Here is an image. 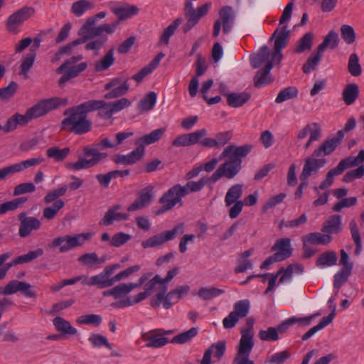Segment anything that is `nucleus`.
<instances>
[{
    "instance_id": "obj_63",
    "label": "nucleus",
    "mask_w": 364,
    "mask_h": 364,
    "mask_svg": "<svg viewBox=\"0 0 364 364\" xmlns=\"http://www.w3.org/2000/svg\"><path fill=\"white\" fill-rule=\"evenodd\" d=\"M298 90L295 87H288L281 90L275 99L277 103H282L286 100L295 98L298 95Z\"/></svg>"
},
{
    "instance_id": "obj_24",
    "label": "nucleus",
    "mask_w": 364,
    "mask_h": 364,
    "mask_svg": "<svg viewBox=\"0 0 364 364\" xmlns=\"http://www.w3.org/2000/svg\"><path fill=\"white\" fill-rule=\"evenodd\" d=\"M144 156V148H143L142 146H137L134 150L127 155H117L114 161L116 164L127 166L135 164Z\"/></svg>"
},
{
    "instance_id": "obj_25",
    "label": "nucleus",
    "mask_w": 364,
    "mask_h": 364,
    "mask_svg": "<svg viewBox=\"0 0 364 364\" xmlns=\"http://www.w3.org/2000/svg\"><path fill=\"white\" fill-rule=\"evenodd\" d=\"M94 22V18H87L85 22L83 23V25L78 31V35L80 36V38L71 42L72 45L74 47L77 45L85 43L90 39L93 38L95 37L94 33L91 28V26H93Z\"/></svg>"
},
{
    "instance_id": "obj_21",
    "label": "nucleus",
    "mask_w": 364,
    "mask_h": 364,
    "mask_svg": "<svg viewBox=\"0 0 364 364\" xmlns=\"http://www.w3.org/2000/svg\"><path fill=\"white\" fill-rule=\"evenodd\" d=\"M226 349L225 341H220L217 343H213L208 349L205 350L203 357L200 360V364H210L211 355L213 354L214 357L220 360L225 354Z\"/></svg>"
},
{
    "instance_id": "obj_53",
    "label": "nucleus",
    "mask_w": 364,
    "mask_h": 364,
    "mask_svg": "<svg viewBox=\"0 0 364 364\" xmlns=\"http://www.w3.org/2000/svg\"><path fill=\"white\" fill-rule=\"evenodd\" d=\"M322 57V53L316 50V53H312L308 58L306 62L303 65L302 70L304 73H310L316 70Z\"/></svg>"
},
{
    "instance_id": "obj_19",
    "label": "nucleus",
    "mask_w": 364,
    "mask_h": 364,
    "mask_svg": "<svg viewBox=\"0 0 364 364\" xmlns=\"http://www.w3.org/2000/svg\"><path fill=\"white\" fill-rule=\"evenodd\" d=\"M18 291H21L23 294L29 298H36V292L31 289L30 284L18 280H12L9 282L4 288L0 287V294L11 295Z\"/></svg>"
},
{
    "instance_id": "obj_38",
    "label": "nucleus",
    "mask_w": 364,
    "mask_h": 364,
    "mask_svg": "<svg viewBox=\"0 0 364 364\" xmlns=\"http://www.w3.org/2000/svg\"><path fill=\"white\" fill-rule=\"evenodd\" d=\"M95 7V4L90 0H79L74 2L70 8V11L75 16H82L85 11L91 10Z\"/></svg>"
},
{
    "instance_id": "obj_31",
    "label": "nucleus",
    "mask_w": 364,
    "mask_h": 364,
    "mask_svg": "<svg viewBox=\"0 0 364 364\" xmlns=\"http://www.w3.org/2000/svg\"><path fill=\"white\" fill-rule=\"evenodd\" d=\"M166 131L165 128H160L152 131L149 134L144 135L136 139L134 144L136 146H142L144 148L145 145L151 144L159 141Z\"/></svg>"
},
{
    "instance_id": "obj_3",
    "label": "nucleus",
    "mask_w": 364,
    "mask_h": 364,
    "mask_svg": "<svg viewBox=\"0 0 364 364\" xmlns=\"http://www.w3.org/2000/svg\"><path fill=\"white\" fill-rule=\"evenodd\" d=\"M290 36L287 26L277 28L272 35L270 40H274V52L270 53L267 46H262L258 52L250 56V64L254 68H258L264 63L272 65L279 63L282 58V50L286 47Z\"/></svg>"
},
{
    "instance_id": "obj_61",
    "label": "nucleus",
    "mask_w": 364,
    "mask_h": 364,
    "mask_svg": "<svg viewBox=\"0 0 364 364\" xmlns=\"http://www.w3.org/2000/svg\"><path fill=\"white\" fill-rule=\"evenodd\" d=\"M348 70L353 77L360 76L362 73V68L359 63V58L357 54L352 53L349 56Z\"/></svg>"
},
{
    "instance_id": "obj_59",
    "label": "nucleus",
    "mask_w": 364,
    "mask_h": 364,
    "mask_svg": "<svg viewBox=\"0 0 364 364\" xmlns=\"http://www.w3.org/2000/svg\"><path fill=\"white\" fill-rule=\"evenodd\" d=\"M198 334V329L196 327H193L187 331L183 332L176 336L171 340L172 343L183 344L189 342L193 338Z\"/></svg>"
},
{
    "instance_id": "obj_2",
    "label": "nucleus",
    "mask_w": 364,
    "mask_h": 364,
    "mask_svg": "<svg viewBox=\"0 0 364 364\" xmlns=\"http://www.w3.org/2000/svg\"><path fill=\"white\" fill-rule=\"evenodd\" d=\"M252 146L245 144L238 147L235 145L226 146L221 154L220 159H228L221 164L218 168L211 175L210 180L216 182L222 177L228 179L234 178L241 170L242 158L245 157L252 150Z\"/></svg>"
},
{
    "instance_id": "obj_35",
    "label": "nucleus",
    "mask_w": 364,
    "mask_h": 364,
    "mask_svg": "<svg viewBox=\"0 0 364 364\" xmlns=\"http://www.w3.org/2000/svg\"><path fill=\"white\" fill-rule=\"evenodd\" d=\"M359 95V87L355 83L348 84L342 92L343 100L346 105H350L355 102Z\"/></svg>"
},
{
    "instance_id": "obj_8",
    "label": "nucleus",
    "mask_w": 364,
    "mask_h": 364,
    "mask_svg": "<svg viewBox=\"0 0 364 364\" xmlns=\"http://www.w3.org/2000/svg\"><path fill=\"white\" fill-rule=\"evenodd\" d=\"M67 105L68 100L65 98L53 97L42 100L33 107L28 109L25 114L29 122L32 119L43 116L50 111H52L60 106L65 107Z\"/></svg>"
},
{
    "instance_id": "obj_41",
    "label": "nucleus",
    "mask_w": 364,
    "mask_h": 364,
    "mask_svg": "<svg viewBox=\"0 0 364 364\" xmlns=\"http://www.w3.org/2000/svg\"><path fill=\"white\" fill-rule=\"evenodd\" d=\"M108 40L106 35L96 36L86 43L85 48L87 50H93L95 55H99L100 50L104 47Z\"/></svg>"
},
{
    "instance_id": "obj_18",
    "label": "nucleus",
    "mask_w": 364,
    "mask_h": 364,
    "mask_svg": "<svg viewBox=\"0 0 364 364\" xmlns=\"http://www.w3.org/2000/svg\"><path fill=\"white\" fill-rule=\"evenodd\" d=\"M44 161L43 157L31 158L19 163L14 164L0 169V181L6 180L12 175L21 172L32 166H36Z\"/></svg>"
},
{
    "instance_id": "obj_43",
    "label": "nucleus",
    "mask_w": 364,
    "mask_h": 364,
    "mask_svg": "<svg viewBox=\"0 0 364 364\" xmlns=\"http://www.w3.org/2000/svg\"><path fill=\"white\" fill-rule=\"evenodd\" d=\"M210 180V176L207 178H201L198 181H188L185 186H181V189H184L186 191V196L192 192H198L203 188V187L208 183H214Z\"/></svg>"
},
{
    "instance_id": "obj_40",
    "label": "nucleus",
    "mask_w": 364,
    "mask_h": 364,
    "mask_svg": "<svg viewBox=\"0 0 364 364\" xmlns=\"http://www.w3.org/2000/svg\"><path fill=\"white\" fill-rule=\"evenodd\" d=\"M85 284L89 286H97L100 289L112 287L114 284L113 277L108 278L102 272L99 274L92 276L90 281L87 282H83Z\"/></svg>"
},
{
    "instance_id": "obj_58",
    "label": "nucleus",
    "mask_w": 364,
    "mask_h": 364,
    "mask_svg": "<svg viewBox=\"0 0 364 364\" xmlns=\"http://www.w3.org/2000/svg\"><path fill=\"white\" fill-rule=\"evenodd\" d=\"M350 265L348 267L341 268L335 275L333 279V287L339 289L345 284L351 274Z\"/></svg>"
},
{
    "instance_id": "obj_9",
    "label": "nucleus",
    "mask_w": 364,
    "mask_h": 364,
    "mask_svg": "<svg viewBox=\"0 0 364 364\" xmlns=\"http://www.w3.org/2000/svg\"><path fill=\"white\" fill-rule=\"evenodd\" d=\"M164 284L161 281V276L156 274L152 279L144 285V291L138 294L139 300H144L154 292L157 291L156 294L150 300V305L153 308L159 307L161 304L163 295L166 292H163Z\"/></svg>"
},
{
    "instance_id": "obj_5",
    "label": "nucleus",
    "mask_w": 364,
    "mask_h": 364,
    "mask_svg": "<svg viewBox=\"0 0 364 364\" xmlns=\"http://www.w3.org/2000/svg\"><path fill=\"white\" fill-rule=\"evenodd\" d=\"M255 319L249 317L246 319V328L241 329V338L237 347V353L232 360V364H255L250 359V353L254 347L253 326Z\"/></svg>"
},
{
    "instance_id": "obj_36",
    "label": "nucleus",
    "mask_w": 364,
    "mask_h": 364,
    "mask_svg": "<svg viewBox=\"0 0 364 364\" xmlns=\"http://www.w3.org/2000/svg\"><path fill=\"white\" fill-rule=\"evenodd\" d=\"M250 94L247 92L230 93L227 95L228 105L232 107H239L245 104L250 99Z\"/></svg>"
},
{
    "instance_id": "obj_57",
    "label": "nucleus",
    "mask_w": 364,
    "mask_h": 364,
    "mask_svg": "<svg viewBox=\"0 0 364 364\" xmlns=\"http://www.w3.org/2000/svg\"><path fill=\"white\" fill-rule=\"evenodd\" d=\"M27 201V198L20 197L11 201L0 204V215L5 214L8 211L15 210Z\"/></svg>"
},
{
    "instance_id": "obj_48",
    "label": "nucleus",
    "mask_w": 364,
    "mask_h": 364,
    "mask_svg": "<svg viewBox=\"0 0 364 364\" xmlns=\"http://www.w3.org/2000/svg\"><path fill=\"white\" fill-rule=\"evenodd\" d=\"M36 57V53H28L23 55L21 60V65L19 68L18 75H24L25 77H28V73L33 65L35 59Z\"/></svg>"
},
{
    "instance_id": "obj_55",
    "label": "nucleus",
    "mask_w": 364,
    "mask_h": 364,
    "mask_svg": "<svg viewBox=\"0 0 364 364\" xmlns=\"http://www.w3.org/2000/svg\"><path fill=\"white\" fill-rule=\"evenodd\" d=\"M68 190L66 185L61 186L57 188L49 191L43 198V202L46 204H50L54 203L57 200H60L59 198L65 196Z\"/></svg>"
},
{
    "instance_id": "obj_49",
    "label": "nucleus",
    "mask_w": 364,
    "mask_h": 364,
    "mask_svg": "<svg viewBox=\"0 0 364 364\" xmlns=\"http://www.w3.org/2000/svg\"><path fill=\"white\" fill-rule=\"evenodd\" d=\"M338 257L335 252L327 251L323 252L317 259L316 264L317 267H330L335 265Z\"/></svg>"
},
{
    "instance_id": "obj_54",
    "label": "nucleus",
    "mask_w": 364,
    "mask_h": 364,
    "mask_svg": "<svg viewBox=\"0 0 364 364\" xmlns=\"http://www.w3.org/2000/svg\"><path fill=\"white\" fill-rule=\"evenodd\" d=\"M68 190L66 185L61 186L57 188L49 191L43 198V202L46 204H50L54 203L57 200H60L59 198L65 196Z\"/></svg>"
},
{
    "instance_id": "obj_32",
    "label": "nucleus",
    "mask_w": 364,
    "mask_h": 364,
    "mask_svg": "<svg viewBox=\"0 0 364 364\" xmlns=\"http://www.w3.org/2000/svg\"><path fill=\"white\" fill-rule=\"evenodd\" d=\"M28 122V120L26 114L22 115L16 113L7 119L4 126H1L2 128L1 129L8 133L16 129L18 125L25 126Z\"/></svg>"
},
{
    "instance_id": "obj_64",
    "label": "nucleus",
    "mask_w": 364,
    "mask_h": 364,
    "mask_svg": "<svg viewBox=\"0 0 364 364\" xmlns=\"http://www.w3.org/2000/svg\"><path fill=\"white\" fill-rule=\"evenodd\" d=\"M291 355L288 350H283L268 357L265 364H283Z\"/></svg>"
},
{
    "instance_id": "obj_42",
    "label": "nucleus",
    "mask_w": 364,
    "mask_h": 364,
    "mask_svg": "<svg viewBox=\"0 0 364 364\" xmlns=\"http://www.w3.org/2000/svg\"><path fill=\"white\" fill-rule=\"evenodd\" d=\"M65 206L63 200H57L51 205L47 206L43 210L42 218L51 220L55 218L58 212Z\"/></svg>"
},
{
    "instance_id": "obj_34",
    "label": "nucleus",
    "mask_w": 364,
    "mask_h": 364,
    "mask_svg": "<svg viewBox=\"0 0 364 364\" xmlns=\"http://www.w3.org/2000/svg\"><path fill=\"white\" fill-rule=\"evenodd\" d=\"M364 162V149L359 151L357 156H349L342 159L337 166L343 173L346 169L354 166H357L359 164Z\"/></svg>"
},
{
    "instance_id": "obj_51",
    "label": "nucleus",
    "mask_w": 364,
    "mask_h": 364,
    "mask_svg": "<svg viewBox=\"0 0 364 364\" xmlns=\"http://www.w3.org/2000/svg\"><path fill=\"white\" fill-rule=\"evenodd\" d=\"M112 10L119 17V21L136 15L139 11L136 6H119L113 8Z\"/></svg>"
},
{
    "instance_id": "obj_27",
    "label": "nucleus",
    "mask_w": 364,
    "mask_h": 364,
    "mask_svg": "<svg viewBox=\"0 0 364 364\" xmlns=\"http://www.w3.org/2000/svg\"><path fill=\"white\" fill-rule=\"evenodd\" d=\"M341 217L338 215L330 216L321 228V231L326 235L338 234L341 232Z\"/></svg>"
},
{
    "instance_id": "obj_44",
    "label": "nucleus",
    "mask_w": 364,
    "mask_h": 364,
    "mask_svg": "<svg viewBox=\"0 0 364 364\" xmlns=\"http://www.w3.org/2000/svg\"><path fill=\"white\" fill-rule=\"evenodd\" d=\"M53 323L58 332L70 335H75L77 332V329L69 321L60 316L54 318Z\"/></svg>"
},
{
    "instance_id": "obj_37",
    "label": "nucleus",
    "mask_w": 364,
    "mask_h": 364,
    "mask_svg": "<svg viewBox=\"0 0 364 364\" xmlns=\"http://www.w3.org/2000/svg\"><path fill=\"white\" fill-rule=\"evenodd\" d=\"M114 49L112 48L107 51L105 56L95 63L94 69L97 73L102 72L110 68L114 62Z\"/></svg>"
},
{
    "instance_id": "obj_46",
    "label": "nucleus",
    "mask_w": 364,
    "mask_h": 364,
    "mask_svg": "<svg viewBox=\"0 0 364 364\" xmlns=\"http://www.w3.org/2000/svg\"><path fill=\"white\" fill-rule=\"evenodd\" d=\"M70 152L68 147L60 149L58 146H52L46 150V156L56 162H61L67 158Z\"/></svg>"
},
{
    "instance_id": "obj_10",
    "label": "nucleus",
    "mask_w": 364,
    "mask_h": 364,
    "mask_svg": "<svg viewBox=\"0 0 364 364\" xmlns=\"http://www.w3.org/2000/svg\"><path fill=\"white\" fill-rule=\"evenodd\" d=\"M272 250H277L274 255L267 257L260 266L261 269H267L271 264L276 262H280L289 258L292 254L291 248V240L289 238H282L277 240L273 247Z\"/></svg>"
},
{
    "instance_id": "obj_12",
    "label": "nucleus",
    "mask_w": 364,
    "mask_h": 364,
    "mask_svg": "<svg viewBox=\"0 0 364 364\" xmlns=\"http://www.w3.org/2000/svg\"><path fill=\"white\" fill-rule=\"evenodd\" d=\"M184 196H186V191L184 189L181 188L180 184L172 186L160 198L159 203L162 205L156 212V214H163L172 209L177 203L181 201V198Z\"/></svg>"
},
{
    "instance_id": "obj_23",
    "label": "nucleus",
    "mask_w": 364,
    "mask_h": 364,
    "mask_svg": "<svg viewBox=\"0 0 364 364\" xmlns=\"http://www.w3.org/2000/svg\"><path fill=\"white\" fill-rule=\"evenodd\" d=\"M141 338L144 341H149L146 344V346L148 348H161L169 342L168 339L163 336L157 329L152 330L149 333L142 334Z\"/></svg>"
},
{
    "instance_id": "obj_62",
    "label": "nucleus",
    "mask_w": 364,
    "mask_h": 364,
    "mask_svg": "<svg viewBox=\"0 0 364 364\" xmlns=\"http://www.w3.org/2000/svg\"><path fill=\"white\" fill-rule=\"evenodd\" d=\"M156 102V94L154 92H149L140 100L138 107L141 111H149L154 107Z\"/></svg>"
},
{
    "instance_id": "obj_7",
    "label": "nucleus",
    "mask_w": 364,
    "mask_h": 364,
    "mask_svg": "<svg viewBox=\"0 0 364 364\" xmlns=\"http://www.w3.org/2000/svg\"><path fill=\"white\" fill-rule=\"evenodd\" d=\"M92 232L80 233L74 235H66L54 238L48 247L51 249H58L59 252H68L74 248L82 246L86 241L91 240Z\"/></svg>"
},
{
    "instance_id": "obj_56",
    "label": "nucleus",
    "mask_w": 364,
    "mask_h": 364,
    "mask_svg": "<svg viewBox=\"0 0 364 364\" xmlns=\"http://www.w3.org/2000/svg\"><path fill=\"white\" fill-rule=\"evenodd\" d=\"M183 20L182 18H178L175 19L164 30V32L160 38V42L168 45L169 43V38L172 36L179 25L183 23Z\"/></svg>"
},
{
    "instance_id": "obj_6",
    "label": "nucleus",
    "mask_w": 364,
    "mask_h": 364,
    "mask_svg": "<svg viewBox=\"0 0 364 364\" xmlns=\"http://www.w3.org/2000/svg\"><path fill=\"white\" fill-rule=\"evenodd\" d=\"M330 154L322 146H319L316 149L312 154L306 157L304 160V164L302 171L299 176L301 181H306L311 175H316L319 169L323 167L328 162L325 158Z\"/></svg>"
},
{
    "instance_id": "obj_13",
    "label": "nucleus",
    "mask_w": 364,
    "mask_h": 364,
    "mask_svg": "<svg viewBox=\"0 0 364 364\" xmlns=\"http://www.w3.org/2000/svg\"><path fill=\"white\" fill-rule=\"evenodd\" d=\"M184 232V225L180 223L174 226L170 230L163 231L159 234L155 235L149 239L144 240L141 245L144 248L154 247L160 246L165 242L173 240L178 235H181Z\"/></svg>"
},
{
    "instance_id": "obj_50",
    "label": "nucleus",
    "mask_w": 364,
    "mask_h": 364,
    "mask_svg": "<svg viewBox=\"0 0 364 364\" xmlns=\"http://www.w3.org/2000/svg\"><path fill=\"white\" fill-rule=\"evenodd\" d=\"M232 136L230 131L220 132L216 134L215 139L210 138V140H207L206 144L209 145L210 147H221L231 139Z\"/></svg>"
},
{
    "instance_id": "obj_29",
    "label": "nucleus",
    "mask_w": 364,
    "mask_h": 364,
    "mask_svg": "<svg viewBox=\"0 0 364 364\" xmlns=\"http://www.w3.org/2000/svg\"><path fill=\"white\" fill-rule=\"evenodd\" d=\"M41 226V223L38 218L29 217L20 223L18 234L21 237H26L33 230H38Z\"/></svg>"
},
{
    "instance_id": "obj_28",
    "label": "nucleus",
    "mask_w": 364,
    "mask_h": 364,
    "mask_svg": "<svg viewBox=\"0 0 364 364\" xmlns=\"http://www.w3.org/2000/svg\"><path fill=\"white\" fill-rule=\"evenodd\" d=\"M164 57L163 53H158L155 58L145 67H144L138 73L134 75L132 79L140 82L146 76L150 74L154 69H156L160 63L161 59Z\"/></svg>"
},
{
    "instance_id": "obj_14",
    "label": "nucleus",
    "mask_w": 364,
    "mask_h": 364,
    "mask_svg": "<svg viewBox=\"0 0 364 364\" xmlns=\"http://www.w3.org/2000/svg\"><path fill=\"white\" fill-rule=\"evenodd\" d=\"M250 302L247 299H243L234 304L233 310L223 320L225 328H232L235 326L240 319L247 316L250 311Z\"/></svg>"
},
{
    "instance_id": "obj_20",
    "label": "nucleus",
    "mask_w": 364,
    "mask_h": 364,
    "mask_svg": "<svg viewBox=\"0 0 364 364\" xmlns=\"http://www.w3.org/2000/svg\"><path fill=\"white\" fill-rule=\"evenodd\" d=\"M210 6V3H206L201 6L198 7L195 11L184 13L186 23L183 26V31L184 33H187L194 27L199 20L208 14Z\"/></svg>"
},
{
    "instance_id": "obj_1",
    "label": "nucleus",
    "mask_w": 364,
    "mask_h": 364,
    "mask_svg": "<svg viewBox=\"0 0 364 364\" xmlns=\"http://www.w3.org/2000/svg\"><path fill=\"white\" fill-rule=\"evenodd\" d=\"M102 105L100 100H91L66 109L63 114L67 117L61 122V129L76 135L90 132L92 122L87 119V114L99 109Z\"/></svg>"
},
{
    "instance_id": "obj_4",
    "label": "nucleus",
    "mask_w": 364,
    "mask_h": 364,
    "mask_svg": "<svg viewBox=\"0 0 364 364\" xmlns=\"http://www.w3.org/2000/svg\"><path fill=\"white\" fill-rule=\"evenodd\" d=\"M117 147L116 141L112 142L109 138L105 137L95 145L85 146L82 149L85 157L80 156L77 161L67 164L66 168L73 171H80L95 167L108 157L106 152H101L100 150Z\"/></svg>"
},
{
    "instance_id": "obj_52",
    "label": "nucleus",
    "mask_w": 364,
    "mask_h": 364,
    "mask_svg": "<svg viewBox=\"0 0 364 364\" xmlns=\"http://www.w3.org/2000/svg\"><path fill=\"white\" fill-rule=\"evenodd\" d=\"M314 36L311 32L305 33L297 42L294 48V52L301 53L306 50H310L312 46Z\"/></svg>"
},
{
    "instance_id": "obj_47",
    "label": "nucleus",
    "mask_w": 364,
    "mask_h": 364,
    "mask_svg": "<svg viewBox=\"0 0 364 364\" xmlns=\"http://www.w3.org/2000/svg\"><path fill=\"white\" fill-rule=\"evenodd\" d=\"M242 195V185L235 184L231 186L226 193L225 203L227 206H230L235 202Z\"/></svg>"
},
{
    "instance_id": "obj_60",
    "label": "nucleus",
    "mask_w": 364,
    "mask_h": 364,
    "mask_svg": "<svg viewBox=\"0 0 364 364\" xmlns=\"http://www.w3.org/2000/svg\"><path fill=\"white\" fill-rule=\"evenodd\" d=\"M207 134L208 132L205 129H201L191 132V137L192 145L198 144L200 146L203 147H210L209 145L206 144L207 140L210 139V138L206 137Z\"/></svg>"
},
{
    "instance_id": "obj_17",
    "label": "nucleus",
    "mask_w": 364,
    "mask_h": 364,
    "mask_svg": "<svg viewBox=\"0 0 364 364\" xmlns=\"http://www.w3.org/2000/svg\"><path fill=\"white\" fill-rule=\"evenodd\" d=\"M33 6H23L9 16L6 23L8 31L17 33L18 27L35 14Z\"/></svg>"
},
{
    "instance_id": "obj_16",
    "label": "nucleus",
    "mask_w": 364,
    "mask_h": 364,
    "mask_svg": "<svg viewBox=\"0 0 364 364\" xmlns=\"http://www.w3.org/2000/svg\"><path fill=\"white\" fill-rule=\"evenodd\" d=\"M235 21V14L232 8L230 6H225L221 8L219 11V18L215 21L213 26L214 37H217L220 31L221 24H223V31L225 33H228L232 28Z\"/></svg>"
},
{
    "instance_id": "obj_30",
    "label": "nucleus",
    "mask_w": 364,
    "mask_h": 364,
    "mask_svg": "<svg viewBox=\"0 0 364 364\" xmlns=\"http://www.w3.org/2000/svg\"><path fill=\"white\" fill-rule=\"evenodd\" d=\"M304 243L310 245H328L332 241V237L329 235L322 234L321 232H311L302 237Z\"/></svg>"
},
{
    "instance_id": "obj_26",
    "label": "nucleus",
    "mask_w": 364,
    "mask_h": 364,
    "mask_svg": "<svg viewBox=\"0 0 364 364\" xmlns=\"http://www.w3.org/2000/svg\"><path fill=\"white\" fill-rule=\"evenodd\" d=\"M273 65L270 63L265 65L264 69L259 70L254 77V85L257 87H261L274 81V77L270 75Z\"/></svg>"
},
{
    "instance_id": "obj_45",
    "label": "nucleus",
    "mask_w": 364,
    "mask_h": 364,
    "mask_svg": "<svg viewBox=\"0 0 364 364\" xmlns=\"http://www.w3.org/2000/svg\"><path fill=\"white\" fill-rule=\"evenodd\" d=\"M339 42L338 35V33L331 30L328 32V33L325 36L323 42L318 45L317 50L322 53L326 48H330L331 49H334L337 47Z\"/></svg>"
},
{
    "instance_id": "obj_22",
    "label": "nucleus",
    "mask_w": 364,
    "mask_h": 364,
    "mask_svg": "<svg viewBox=\"0 0 364 364\" xmlns=\"http://www.w3.org/2000/svg\"><path fill=\"white\" fill-rule=\"evenodd\" d=\"M122 208L121 205L116 204L110 207L105 213L103 218L100 221V225L109 226L114 221H124L129 219V215L126 213H117Z\"/></svg>"
},
{
    "instance_id": "obj_39",
    "label": "nucleus",
    "mask_w": 364,
    "mask_h": 364,
    "mask_svg": "<svg viewBox=\"0 0 364 364\" xmlns=\"http://www.w3.org/2000/svg\"><path fill=\"white\" fill-rule=\"evenodd\" d=\"M346 132L344 129L339 130L336 135L325 140L320 146H322L326 151L331 154L341 144L342 139L344 137V133Z\"/></svg>"
},
{
    "instance_id": "obj_15",
    "label": "nucleus",
    "mask_w": 364,
    "mask_h": 364,
    "mask_svg": "<svg viewBox=\"0 0 364 364\" xmlns=\"http://www.w3.org/2000/svg\"><path fill=\"white\" fill-rule=\"evenodd\" d=\"M129 77L122 75L112 79L105 85L106 90H109L104 96L106 99H114L124 95L129 90Z\"/></svg>"
},
{
    "instance_id": "obj_11",
    "label": "nucleus",
    "mask_w": 364,
    "mask_h": 364,
    "mask_svg": "<svg viewBox=\"0 0 364 364\" xmlns=\"http://www.w3.org/2000/svg\"><path fill=\"white\" fill-rule=\"evenodd\" d=\"M184 196H186V191L184 189L181 188L180 184L172 186L160 198L159 203L162 205L156 212V214H163L172 209L177 203L181 201V198Z\"/></svg>"
},
{
    "instance_id": "obj_33",
    "label": "nucleus",
    "mask_w": 364,
    "mask_h": 364,
    "mask_svg": "<svg viewBox=\"0 0 364 364\" xmlns=\"http://www.w3.org/2000/svg\"><path fill=\"white\" fill-rule=\"evenodd\" d=\"M294 272L296 274H301L304 272V266L301 264H291L286 269L281 267L277 273V275L282 274L279 282L283 283L287 280L291 279Z\"/></svg>"
}]
</instances>
